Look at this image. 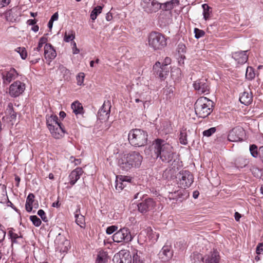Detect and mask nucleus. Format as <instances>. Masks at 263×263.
Returning <instances> with one entry per match:
<instances>
[{"instance_id": "obj_10", "label": "nucleus", "mask_w": 263, "mask_h": 263, "mask_svg": "<svg viewBox=\"0 0 263 263\" xmlns=\"http://www.w3.org/2000/svg\"><path fill=\"white\" fill-rule=\"evenodd\" d=\"M25 84L20 81H16L13 83L9 87V94L11 97H16L25 90Z\"/></svg>"}, {"instance_id": "obj_53", "label": "nucleus", "mask_w": 263, "mask_h": 263, "mask_svg": "<svg viewBox=\"0 0 263 263\" xmlns=\"http://www.w3.org/2000/svg\"><path fill=\"white\" fill-rule=\"evenodd\" d=\"M10 2V0H0V8L8 5Z\"/></svg>"}, {"instance_id": "obj_9", "label": "nucleus", "mask_w": 263, "mask_h": 263, "mask_svg": "<svg viewBox=\"0 0 263 263\" xmlns=\"http://www.w3.org/2000/svg\"><path fill=\"white\" fill-rule=\"evenodd\" d=\"M112 261L113 263H131L132 256L129 251L121 250L114 255Z\"/></svg>"}, {"instance_id": "obj_6", "label": "nucleus", "mask_w": 263, "mask_h": 263, "mask_svg": "<svg viewBox=\"0 0 263 263\" xmlns=\"http://www.w3.org/2000/svg\"><path fill=\"white\" fill-rule=\"evenodd\" d=\"M178 184L181 188L189 187L193 182L192 174L188 171L180 172L176 177Z\"/></svg>"}, {"instance_id": "obj_24", "label": "nucleus", "mask_w": 263, "mask_h": 263, "mask_svg": "<svg viewBox=\"0 0 263 263\" xmlns=\"http://www.w3.org/2000/svg\"><path fill=\"white\" fill-rule=\"evenodd\" d=\"M159 255L164 261L171 258L173 256V252L171 250V247L168 246H164L160 252Z\"/></svg>"}, {"instance_id": "obj_34", "label": "nucleus", "mask_w": 263, "mask_h": 263, "mask_svg": "<svg viewBox=\"0 0 263 263\" xmlns=\"http://www.w3.org/2000/svg\"><path fill=\"white\" fill-rule=\"evenodd\" d=\"M202 8L203 10V15L205 20H206L210 16L211 11L210 10V7L208 5L204 4L202 5Z\"/></svg>"}, {"instance_id": "obj_7", "label": "nucleus", "mask_w": 263, "mask_h": 263, "mask_svg": "<svg viewBox=\"0 0 263 263\" xmlns=\"http://www.w3.org/2000/svg\"><path fill=\"white\" fill-rule=\"evenodd\" d=\"M140 4L143 11L148 14L158 12L161 7L160 3L157 0H141Z\"/></svg>"}, {"instance_id": "obj_17", "label": "nucleus", "mask_w": 263, "mask_h": 263, "mask_svg": "<svg viewBox=\"0 0 263 263\" xmlns=\"http://www.w3.org/2000/svg\"><path fill=\"white\" fill-rule=\"evenodd\" d=\"M57 56V53L50 44H46L44 46V57L49 61L54 59Z\"/></svg>"}, {"instance_id": "obj_52", "label": "nucleus", "mask_w": 263, "mask_h": 263, "mask_svg": "<svg viewBox=\"0 0 263 263\" xmlns=\"http://www.w3.org/2000/svg\"><path fill=\"white\" fill-rule=\"evenodd\" d=\"M70 160L71 161V162H73L75 165H79L81 162V159H76L74 158L73 157H70Z\"/></svg>"}, {"instance_id": "obj_64", "label": "nucleus", "mask_w": 263, "mask_h": 263, "mask_svg": "<svg viewBox=\"0 0 263 263\" xmlns=\"http://www.w3.org/2000/svg\"><path fill=\"white\" fill-rule=\"evenodd\" d=\"M53 22L52 21H51V20H49V22H48V27L50 28V29H51L52 27V26H53Z\"/></svg>"}, {"instance_id": "obj_41", "label": "nucleus", "mask_w": 263, "mask_h": 263, "mask_svg": "<svg viewBox=\"0 0 263 263\" xmlns=\"http://www.w3.org/2000/svg\"><path fill=\"white\" fill-rule=\"evenodd\" d=\"M250 151L251 155L254 157L256 158L258 156V151L257 147L255 144H252L250 146Z\"/></svg>"}, {"instance_id": "obj_63", "label": "nucleus", "mask_w": 263, "mask_h": 263, "mask_svg": "<svg viewBox=\"0 0 263 263\" xmlns=\"http://www.w3.org/2000/svg\"><path fill=\"white\" fill-rule=\"evenodd\" d=\"M59 115H60V117L62 118H64L66 116V114L64 111H61L60 112Z\"/></svg>"}, {"instance_id": "obj_49", "label": "nucleus", "mask_w": 263, "mask_h": 263, "mask_svg": "<svg viewBox=\"0 0 263 263\" xmlns=\"http://www.w3.org/2000/svg\"><path fill=\"white\" fill-rule=\"evenodd\" d=\"M37 214L41 217L44 221L46 222L47 221V217L45 216V213L43 210H39L37 212Z\"/></svg>"}, {"instance_id": "obj_13", "label": "nucleus", "mask_w": 263, "mask_h": 263, "mask_svg": "<svg viewBox=\"0 0 263 263\" xmlns=\"http://www.w3.org/2000/svg\"><path fill=\"white\" fill-rule=\"evenodd\" d=\"M169 69L168 66L162 65L159 62H156L153 67L154 72L162 79H164L168 75Z\"/></svg>"}, {"instance_id": "obj_30", "label": "nucleus", "mask_w": 263, "mask_h": 263, "mask_svg": "<svg viewBox=\"0 0 263 263\" xmlns=\"http://www.w3.org/2000/svg\"><path fill=\"white\" fill-rule=\"evenodd\" d=\"M80 210H77L75 213L76 222L81 228H84L85 226V218L84 216L80 214Z\"/></svg>"}, {"instance_id": "obj_2", "label": "nucleus", "mask_w": 263, "mask_h": 263, "mask_svg": "<svg viewBox=\"0 0 263 263\" xmlns=\"http://www.w3.org/2000/svg\"><path fill=\"white\" fill-rule=\"evenodd\" d=\"M143 160L142 156L137 152H132L122 155L118 160V165L124 171L132 168L139 167Z\"/></svg>"}, {"instance_id": "obj_21", "label": "nucleus", "mask_w": 263, "mask_h": 263, "mask_svg": "<svg viewBox=\"0 0 263 263\" xmlns=\"http://www.w3.org/2000/svg\"><path fill=\"white\" fill-rule=\"evenodd\" d=\"M176 57L178 60V63L181 66L184 64V60L185 59V56L184 54L186 51L185 46L183 44H179L178 45Z\"/></svg>"}, {"instance_id": "obj_11", "label": "nucleus", "mask_w": 263, "mask_h": 263, "mask_svg": "<svg viewBox=\"0 0 263 263\" xmlns=\"http://www.w3.org/2000/svg\"><path fill=\"white\" fill-rule=\"evenodd\" d=\"M148 88L147 86H143L142 88L140 89L135 95V101L137 103L140 102L143 103L144 108H145L146 105H148L149 101L147 100L148 96Z\"/></svg>"}, {"instance_id": "obj_51", "label": "nucleus", "mask_w": 263, "mask_h": 263, "mask_svg": "<svg viewBox=\"0 0 263 263\" xmlns=\"http://www.w3.org/2000/svg\"><path fill=\"white\" fill-rule=\"evenodd\" d=\"M256 252L257 254H260L263 252V242L257 245Z\"/></svg>"}, {"instance_id": "obj_50", "label": "nucleus", "mask_w": 263, "mask_h": 263, "mask_svg": "<svg viewBox=\"0 0 263 263\" xmlns=\"http://www.w3.org/2000/svg\"><path fill=\"white\" fill-rule=\"evenodd\" d=\"M181 73V70L179 68H175L174 69L172 70L171 71V76L173 79L176 78H175V74H176V75H179Z\"/></svg>"}, {"instance_id": "obj_29", "label": "nucleus", "mask_w": 263, "mask_h": 263, "mask_svg": "<svg viewBox=\"0 0 263 263\" xmlns=\"http://www.w3.org/2000/svg\"><path fill=\"white\" fill-rule=\"evenodd\" d=\"M178 3L179 2L177 0H172L163 3H160L161 9L165 11L171 10L174 6L177 5Z\"/></svg>"}, {"instance_id": "obj_4", "label": "nucleus", "mask_w": 263, "mask_h": 263, "mask_svg": "<svg viewBox=\"0 0 263 263\" xmlns=\"http://www.w3.org/2000/svg\"><path fill=\"white\" fill-rule=\"evenodd\" d=\"M147 41L149 47L154 50H162L167 45L165 36L161 33L155 31L149 34Z\"/></svg>"}, {"instance_id": "obj_1", "label": "nucleus", "mask_w": 263, "mask_h": 263, "mask_svg": "<svg viewBox=\"0 0 263 263\" xmlns=\"http://www.w3.org/2000/svg\"><path fill=\"white\" fill-rule=\"evenodd\" d=\"M152 153H154L156 158H159L163 162L168 163L174 158L173 147L164 140L157 139L155 140L151 147Z\"/></svg>"}, {"instance_id": "obj_27", "label": "nucleus", "mask_w": 263, "mask_h": 263, "mask_svg": "<svg viewBox=\"0 0 263 263\" xmlns=\"http://www.w3.org/2000/svg\"><path fill=\"white\" fill-rule=\"evenodd\" d=\"M58 120V117L55 115H51L47 119V125L49 130L60 124Z\"/></svg>"}, {"instance_id": "obj_19", "label": "nucleus", "mask_w": 263, "mask_h": 263, "mask_svg": "<svg viewBox=\"0 0 263 263\" xmlns=\"http://www.w3.org/2000/svg\"><path fill=\"white\" fill-rule=\"evenodd\" d=\"M247 51H240L232 53V58L239 64L245 63L248 59L247 54Z\"/></svg>"}, {"instance_id": "obj_37", "label": "nucleus", "mask_w": 263, "mask_h": 263, "mask_svg": "<svg viewBox=\"0 0 263 263\" xmlns=\"http://www.w3.org/2000/svg\"><path fill=\"white\" fill-rule=\"evenodd\" d=\"M255 77V73L251 67H247L246 72V78L249 80H252Z\"/></svg>"}, {"instance_id": "obj_36", "label": "nucleus", "mask_w": 263, "mask_h": 263, "mask_svg": "<svg viewBox=\"0 0 263 263\" xmlns=\"http://www.w3.org/2000/svg\"><path fill=\"white\" fill-rule=\"evenodd\" d=\"M15 51L20 54L22 59L25 60L26 59L27 57V52L25 47H17L15 49Z\"/></svg>"}, {"instance_id": "obj_15", "label": "nucleus", "mask_w": 263, "mask_h": 263, "mask_svg": "<svg viewBox=\"0 0 263 263\" xmlns=\"http://www.w3.org/2000/svg\"><path fill=\"white\" fill-rule=\"evenodd\" d=\"M132 178L126 176H118L116 179V189L118 191L123 190L127 185H129L131 182Z\"/></svg>"}, {"instance_id": "obj_8", "label": "nucleus", "mask_w": 263, "mask_h": 263, "mask_svg": "<svg viewBox=\"0 0 263 263\" xmlns=\"http://www.w3.org/2000/svg\"><path fill=\"white\" fill-rule=\"evenodd\" d=\"M112 239L117 242H128L133 239V237L129 230L124 228L120 229L112 235Z\"/></svg>"}, {"instance_id": "obj_28", "label": "nucleus", "mask_w": 263, "mask_h": 263, "mask_svg": "<svg viewBox=\"0 0 263 263\" xmlns=\"http://www.w3.org/2000/svg\"><path fill=\"white\" fill-rule=\"evenodd\" d=\"M209 93V84L206 80H203V82H198V95L204 93L207 95Z\"/></svg>"}, {"instance_id": "obj_42", "label": "nucleus", "mask_w": 263, "mask_h": 263, "mask_svg": "<svg viewBox=\"0 0 263 263\" xmlns=\"http://www.w3.org/2000/svg\"><path fill=\"white\" fill-rule=\"evenodd\" d=\"M216 129L215 127H211L207 130L203 132L202 134L203 136L209 137L216 132Z\"/></svg>"}, {"instance_id": "obj_58", "label": "nucleus", "mask_w": 263, "mask_h": 263, "mask_svg": "<svg viewBox=\"0 0 263 263\" xmlns=\"http://www.w3.org/2000/svg\"><path fill=\"white\" fill-rule=\"evenodd\" d=\"M73 45L74 46V48L73 49V53L77 54L79 52V50L77 48L76 43H74Z\"/></svg>"}, {"instance_id": "obj_46", "label": "nucleus", "mask_w": 263, "mask_h": 263, "mask_svg": "<svg viewBox=\"0 0 263 263\" xmlns=\"http://www.w3.org/2000/svg\"><path fill=\"white\" fill-rule=\"evenodd\" d=\"M133 263H143V259L140 255L136 253L133 256Z\"/></svg>"}, {"instance_id": "obj_44", "label": "nucleus", "mask_w": 263, "mask_h": 263, "mask_svg": "<svg viewBox=\"0 0 263 263\" xmlns=\"http://www.w3.org/2000/svg\"><path fill=\"white\" fill-rule=\"evenodd\" d=\"M74 33L71 31L68 34L67 32H65L64 36V41L66 42H69L70 41H72L74 39Z\"/></svg>"}, {"instance_id": "obj_38", "label": "nucleus", "mask_w": 263, "mask_h": 263, "mask_svg": "<svg viewBox=\"0 0 263 263\" xmlns=\"http://www.w3.org/2000/svg\"><path fill=\"white\" fill-rule=\"evenodd\" d=\"M186 132L185 130H181L180 133L179 141L183 145L187 144Z\"/></svg>"}, {"instance_id": "obj_56", "label": "nucleus", "mask_w": 263, "mask_h": 263, "mask_svg": "<svg viewBox=\"0 0 263 263\" xmlns=\"http://www.w3.org/2000/svg\"><path fill=\"white\" fill-rule=\"evenodd\" d=\"M106 20L107 21H110L112 19V16L111 13L108 12L105 16Z\"/></svg>"}, {"instance_id": "obj_43", "label": "nucleus", "mask_w": 263, "mask_h": 263, "mask_svg": "<svg viewBox=\"0 0 263 263\" xmlns=\"http://www.w3.org/2000/svg\"><path fill=\"white\" fill-rule=\"evenodd\" d=\"M85 74L83 72L79 73L77 76V84L81 86L83 85Z\"/></svg>"}, {"instance_id": "obj_35", "label": "nucleus", "mask_w": 263, "mask_h": 263, "mask_svg": "<svg viewBox=\"0 0 263 263\" xmlns=\"http://www.w3.org/2000/svg\"><path fill=\"white\" fill-rule=\"evenodd\" d=\"M102 10V6H98L96 7L91 12L90 18L93 21L95 20L98 15L101 13Z\"/></svg>"}, {"instance_id": "obj_5", "label": "nucleus", "mask_w": 263, "mask_h": 263, "mask_svg": "<svg viewBox=\"0 0 263 263\" xmlns=\"http://www.w3.org/2000/svg\"><path fill=\"white\" fill-rule=\"evenodd\" d=\"M198 118H204L212 112V102L206 97H201L198 98Z\"/></svg>"}, {"instance_id": "obj_3", "label": "nucleus", "mask_w": 263, "mask_h": 263, "mask_svg": "<svg viewBox=\"0 0 263 263\" xmlns=\"http://www.w3.org/2000/svg\"><path fill=\"white\" fill-rule=\"evenodd\" d=\"M147 137L148 135L145 131L135 128L129 131L128 139L132 145L141 147L147 143Z\"/></svg>"}, {"instance_id": "obj_31", "label": "nucleus", "mask_w": 263, "mask_h": 263, "mask_svg": "<svg viewBox=\"0 0 263 263\" xmlns=\"http://www.w3.org/2000/svg\"><path fill=\"white\" fill-rule=\"evenodd\" d=\"M34 195L30 193L26 199V202L25 204V208L27 212H30L32 209V203L34 201Z\"/></svg>"}, {"instance_id": "obj_25", "label": "nucleus", "mask_w": 263, "mask_h": 263, "mask_svg": "<svg viewBox=\"0 0 263 263\" xmlns=\"http://www.w3.org/2000/svg\"><path fill=\"white\" fill-rule=\"evenodd\" d=\"M49 130L52 136L55 139L61 138L65 134V130L62 127L61 124Z\"/></svg>"}, {"instance_id": "obj_12", "label": "nucleus", "mask_w": 263, "mask_h": 263, "mask_svg": "<svg viewBox=\"0 0 263 263\" xmlns=\"http://www.w3.org/2000/svg\"><path fill=\"white\" fill-rule=\"evenodd\" d=\"M110 107V102L109 101H105L98 112V119L102 121L107 120L109 116Z\"/></svg>"}, {"instance_id": "obj_54", "label": "nucleus", "mask_w": 263, "mask_h": 263, "mask_svg": "<svg viewBox=\"0 0 263 263\" xmlns=\"http://www.w3.org/2000/svg\"><path fill=\"white\" fill-rule=\"evenodd\" d=\"M171 59L170 58L166 57L164 61V63L161 64L162 65H165L168 66V65L171 63Z\"/></svg>"}, {"instance_id": "obj_22", "label": "nucleus", "mask_w": 263, "mask_h": 263, "mask_svg": "<svg viewBox=\"0 0 263 263\" xmlns=\"http://www.w3.org/2000/svg\"><path fill=\"white\" fill-rule=\"evenodd\" d=\"M241 130L239 128H233L232 129L228 136V139L231 142H238L241 140V138L240 137V133Z\"/></svg>"}, {"instance_id": "obj_60", "label": "nucleus", "mask_w": 263, "mask_h": 263, "mask_svg": "<svg viewBox=\"0 0 263 263\" xmlns=\"http://www.w3.org/2000/svg\"><path fill=\"white\" fill-rule=\"evenodd\" d=\"M36 21L35 20H29L28 23L29 25H34L36 23Z\"/></svg>"}, {"instance_id": "obj_62", "label": "nucleus", "mask_w": 263, "mask_h": 263, "mask_svg": "<svg viewBox=\"0 0 263 263\" xmlns=\"http://www.w3.org/2000/svg\"><path fill=\"white\" fill-rule=\"evenodd\" d=\"M32 30L34 32H37L39 30V27L36 25L32 27Z\"/></svg>"}, {"instance_id": "obj_40", "label": "nucleus", "mask_w": 263, "mask_h": 263, "mask_svg": "<svg viewBox=\"0 0 263 263\" xmlns=\"http://www.w3.org/2000/svg\"><path fill=\"white\" fill-rule=\"evenodd\" d=\"M30 219L35 227H39L41 224V220L36 215L30 216Z\"/></svg>"}, {"instance_id": "obj_39", "label": "nucleus", "mask_w": 263, "mask_h": 263, "mask_svg": "<svg viewBox=\"0 0 263 263\" xmlns=\"http://www.w3.org/2000/svg\"><path fill=\"white\" fill-rule=\"evenodd\" d=\"M58 71L63 74V78H65V77H69L70 72L69 70L67 69L65 67H64L63 65H60L58 68Z\"/></svg>"}, {"instance_id": "obj_33", "label": "nucleus", "mask_w": 263, "mask_h": 263, "mask_svg": "<svg viewBox=\"0 0 263 263\" xmlns=\"http://www.w3.org/2000/svg\"><path fill=\"white\" fill-rule=\"evenodd\" d=\"M107 260V255L103 251L99 252L96 259V263H106Z\"/></svg>"}, {"instance_id": "obj_23", "label": "nucleus", "mask_w": 263, "mask_h": 263, "mask_svg": "<svg viewBox=\"0 0 263 263\" xmlns=\"http://www.w3.org/2000/svg\"><path fill=\"white\" fill-rule=\"evenodd\" d=\"M219 253L216 251L202 258V260L205 263H219Z\"/></svg>"}, {"instance_id": "obj_47", "label": "nucleus", "mask_w": 263, "mask_h": 263, "mask_svg": "<svg viewBox=\"0 0 263 263\" xmlns=\"http://www.w3.org/2000/svg\"><path fill=\"white\" fill-rule=\"evenodd\" d=\"M4 228V227L0 224V242L4 239L5 237L6 232Z\"/></svg>"}, {"instance_id": "obj_59", "label": "nucleus", "mask_w": 263, "mask_h": 263, "mask_svg": "<svg viewBox=\"0 0 263 263\" xmlns=\"http://www.w3.org/2000/svg\"><path fill=\"white\" fill-rule=\"evenodd\" d=\"M204 35V32L203 30L198 29V39Z\"/></svg>"}, {"instance_id": "obj_18", "label": "nucleus", "mask_w": 263, "mask_h": 263, "mask_svg": "<svg viewBox=\"0 0 263 263\" xmlns=\"http://www.w3.org/2000/svg\"><path fill=\"white\" fill-rule=\"evenodd\" d=\"M83 171L81 167H77L73 170L69 175V183L71 185H73L76 182L80 179L81 176L83 174Z\"/></svg>"}, {"instance_id": "obj_48", "label": "nucleus", "mask_w": 263, "mask_h": 263, "mask_svg": "<svg viewBox=\"0 0 263 263\" xmlns=\"http://www.w3.org/2000/svg\"><path fill=\"white\" fill-rule=\"evenodd\" d=\"M118 229V227L115 226H111L108 227L106 230V233L108 234H111L116 231Z\"/></svg>"}, {"instance_id": "obj_20", "label": "nucleus", "mask_w": 263, "mask_h": 263, "mask_svg": "<svg viewBox=\"0 0 263 263\" xmlns=\"http://www.w3.org/2000/svg\"><path fill=\"white\" fill-rule=\"evenodd\" d=\"M47 42V38L45 37H42L39 41L37 47L36 48H34L31 55L34 57H36L37 58L35 60V61H32V62L35 63L38 62V61L40 59V51L43 46V44L46 43Z\"/></svg>"}, {"instance_id": "obj_45", "label": "nucleus", "mask_w": 263, "mask_h": 263, "mask_svg": "<svg viewBox=\"0 0 263 263\" xmlns=\"http://www.w3.org/2000/svg\"><path fill=\"white\" fill-rule=\"evenodd\" d=\"M8 234L10 236L12 242H16V239L17 238H19V236H18V235L13 232L12 229H11L9 231Z\"/></svg>"}, {"instance_id": "obj_26", "label": "nucleus", "mask_w": 263, "mask_h": 263, "mask_svg": "<svg viewBox=\"0 0 263 263\" xmlns=\"http://www.w3.org/2000/svg\"><path fill=\"white\" fill-rule=\"evenodd\" d=\"M239 101L246 105H249L252 101V95L251 92L245 91L239 97Z\"/></svg>"}, {"instance_id": "obj_55", "label": "nucleus", "mask_w": 263, "mask_h": 263, "mask_svg": "<svg viewBox=\"0 0 263 263\" xmlns=\"http://www.w3.org/2000/svg\"><path fill=\"white\" fill-rule=\"evenodd\" d=\"M58 17H59V15H58V12H55L52 15L50 20H51L52 22H54L55 21L58 20Z\"/></svg>"}, {"instance_id": "obj_32", "label": "nucleus", "mask_w": 263, "mask_h": 263, "mask_svg": "<svg viewBox=\"0 0 263 263\" xmlns=\"http://www.w3.org/2000/svg\"><path fill=\"white\" fill-rule=\"evenodd\" d=\"M71 108L76 114H82L83 112V108L82 104L78 101H75L71 104Z\"/></svg>"}, {"instance_id": "obj_57", "label": "nucleus", "mask_w": 263, "mask_h": 263, "mask_svg": "<svg viewBox=\"0 0 263 263\" xmlns=\"http://www.w3.org/2000/svg\"><path fill=\"white\" fill-rule=\"evenodd\" d=\"M234 216H235V219L236 221H239L240 218L241 217V215L238 212H235Z\"/></svg>"}, {"instance_id": "obj_14", "label": "nucleus", "mask_w": 263, "mask_h": 263, "mask_svg": "<svg viewBox=\"0 0 263 263\" xmlns=\"http://www.w3.org/2000/svg\"><path fill=\"white\" fill-rule=\"evenodd\" d=\"M155 203L151 198L146 199L138 204V210L142 213H145L154 209Z\"/></svg>"}, {"instance_id": "obj_61", "label": "nucleus", "mask_w": 263, "mask_h": 263, "mask_svg": "<svg viewBox=\"0 0 263 263\" xmlns=\"http://www.w3.org/2000/svg\"><path fill=\"white\" fill-rule=\"evenodd\" d=\"M176 193L175 192L174 194L173 193H169V195H168V197L170 199H174L175 198H174V194H176Z\"/></svg>"}, {"instance_id": "obj_16", "label": "nucleus", "mask_w": 263, "mask_h": 263, "mask_svg": "<svg viewBox=\"0 0 263 263\" xmlns=\"http://www.w3.org/2000/svg\"><path fill=\"white\" fill-rule=\"evenodd\" d=\"M18 76V73L14 68L3 74V79L4 83L8 84L12 80H15Z\"/></svg>"}]
</instances>
